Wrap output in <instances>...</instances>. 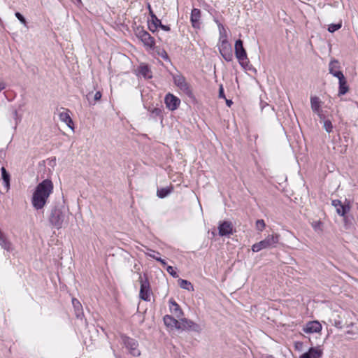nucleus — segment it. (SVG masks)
Masks as SVG:
<instances>
[{
    "label": "nucleus",
    "instance_id": "obj_29",
    "mask_svg": "<svg viewBox=\"0 0 358 358\" xmlns=\"http://www.w3.org/2000/svg\"><path fill=\"white\" fill-rule=\"evenodd\" d=\"M343 227L346 230H349L352 227L353 217L350 215L343 216Z\"/></svg>",
    "mask_w": 358,
    "mask_h": 358
},
{
    "label": "nucleus",
    "instance_id": "obj_43",
    "mask_svg": "<svg viewBox=\"0 0 358 358\" xmlns=\"http://www.w3.org/2000/svg\"><path fill=\"white\" fill-rule=\"evenodd\" d=\"M219 98L226 99L222 85H220L219 88Z\"/></svg>",
    "mask_w": 358,
    "mask_h": 358
},
{
    "label": "nucleus",
    "instance_id": "obj_30",
    "mask_svg": "<svg viewBox=\"0 0 358 358\" xmlns=\"http://www.w3.org/2000/svg\"><path fill=\"white\" fill-rule=\"evenodd\" d=\"M178 284L181 288L187 289L188 291L194 289L193 285H192V283L187 280L179 279Z\"/></svg>",
    "mask_w": 358,
    "mask_h": 358
},
{
    "label": "nucleus",
    "instance_id": "obj_19",
    "mask_svg": "<svg viewBox=\"0 0 358 358\" xmlns=\"http://www.w3.org/2000/svg\"><path fill=\"white\" fill-rule=\"evenodd\" d=\"M148 9L150 11V15L151 16V21L155 23L159 27H160L162 29L166 31H169L171 30V28L169 25H164L162 23L161 20L157 18V17L155 15V14L153 13V11L151 9V7L150 5H148Z\"/></svg>",
    "mask_w": 358,
    "mask_h": 358
},
{
    "label": "nucleus",
    "instance_id": "obj_52",
    "mask_svg": "<svg viewBox=\"0 0 358 358\" xmlns=\"http://www.w3.org/2000/svg\"><path fill=\"white\" fill-rule=\"evenodd\" d=\"M353 325H354V323H353V322H350V324H347V325H346V327H347L348 328H349V327H352Z\"/></svg>",
    "mask_w": 358,
    "mask_h": 358
},
{
    "label": "nucleus",
    "instance_id": "obj_17",
    "mask_svg": "<svg viewBox=\"0 0 358 358\" xmlns=\"http://www.w3.org/2000/svg\"><path fill=\"white\" fill-rule=\"evenodd\" d=\"M169 308L170 311L175 315L176 317H180L183 315V312L180 308V306L176 302V301L171 298L169 299Z\"/></svg>",
    "mask_w": 358,
    "mask_h": 358
},
{
    "label": "nucleus",
    "instance_id": "obj_39",
    "mask_svg": "<svg viewBox=\"0 0 358 358\" xmlns=\"http://www.w3.org/2000/svg\"><path fill=\"white\" fill-rule=\"evenodd\" d=\"M159 27L153 22L148 21V29L152 33H155Z\"/></svg>",
    "mask_w": 358,
    "mask_h": 358
},
{
    "label": "nucleus",
    "instance_id": "obj_51",
    "mask_svg": "<svg viewBox=\"0 0 358 358\" xmlns=\"http://www.w3.org/2000/svg\"><path fill=\"white\" fill-rule=\"evenodd\" d=\"M214 21L215 22V23L217 24V27H219V24H222L221 22H220V21L218 20H216L215 19Z\"/></svg>",
    "mask_w": 358,
    "mask_h": 358
},
{
    "label": "nucleus",
    "instance_id": "obj_46",
    "mask_svg": "<svg viewBox=\"0 0 358 358\" xmlns=\"http://www.w3.org/2000/svg\"><path fill=\"white\" fill-rule=\"evenodd\" d=\"M303 347V343L302 342H296L295 343V348L296 350H301Z\"/></svg>",
    "mask_w": 358,
    "mask_h": 358
},
{
    "label": "nucleus",
    "instance_id": "obj_36",
    "mask_svg": "<svg viewBox=\"0 0 358 358\" xmlns=\"http://www.w3.org/2000/svg\"><path fill=\"white\" fill-rule=\"evenodd\" d=\"M266 224L263 220H257L256 222V228L259 231H263L265 228Z\"/></svg>",
    "mask_w": 358,
    "mask_h": 358
},
{
    "label": "nucleus",
    "instance_id": "obj_26",
    "mask_svg": "<svg viewBox=\"0 0 358 358\" xmlns=\"http://www.w3.org/2000/svg\"><path fill=\"white\" fill-rule=\"evenodd\" d=\"M0 245L5 250L9 251L11 249V243L7 239L5 234L0 231Z\"/></svg>",
    "mask_w": 358,
    "mask_h": 358
},
{
    "label": "nucleus",
    "instance_id": "obj_35",
    "mask_svg": "<svg viewBox=\"0 0 358 358\" xmlns=\"http://www.w3.org/2000/svg\"><path fill=\"white\" fill-rule=\"evenodd\" d=\"M341 27V23L331 24L329 25L328 31L331 33H333V32L338 30Z\"/></svg>",
    "mask_w": 358,
    "mask_h": 358
},
{
    "label": "nucleus",
    "instance_id": "obj_48",
    "mask_svg": "<svg viewBox=\"0 0 358 358\" xmlns=\"http://www.w3.org/2000/svg\"><path fill=\"white\" fill-rule=\"evenodd\" d=\"M317 115L319 116L320 119V120H325V116L322 113V110H320V113H317Z\"/></svg>",
    "mask_w": 358,
    "mask_h": 358
},
{
    "label": "nucleus",
    "instance_id": "obj_41",
    "mask_svg": "<svg viewBox=\"0 0 358 358\" xmlns=\"http://www.w3.org/2000/svg\"><path fill=\"white\" fill-rule=\"evenodd\" d=\"M151 257H152L153 259H155L156 261L159 262L161 263V264L165 267L166 266V262H165L164 259H162L161 257H156L155 255H149Z\"/></svg>",
    "mask_w": 358,
    "mask_h": 358
},
{
    "label": "nucleus",
    "instance_id": "obj_18",
    "mask_svg": "<svg viewBox=\"0 0 358 358\" xmlns=\"http://www.w3.org/2000/svg\"><path fill=\"white\" fill-rule=\"evenodd\" d=\"M64 110H65V111L64 112H62L59 113V120L62 121V122H64L66 123V124L71 129H73V122L71 119V117H70L69 115V110L68 109H65V108H63Z\"/></svg>",
    "mask_w": 358,
    "mask_h": 358
},
{
    "label": "nucleus",
    "instance_id": "obj_16",
    "mask_svg": "<svg viewBox=\"0 0 358 358\" xmlns=\"http://www.w3.org/2000/svg\"><path fill=\"white\" fill-rule=\"evenodd\" d=\"M322 329L321 324L317 321H311L306 324V327H303V330L305 333H317Z\"/></svg>",
    "mask_w": 358,
    "mask_h": 358
},
{
    "label": "nucleus",
    "instance_id": "obj_50",
    "mask_svg": "<svg viewBox=\"0 0 358 358\" xmlns=\"http://www.w3.org/2000/svg\"><path fill=\"white\" fill-rule=\"evenodd\" d=\"M357 333L356 332H354L352 330H348L346 331V334H348V335H354V334H356Z\"/></svg>",
    "mask_w": 358,
    "mask_h": 358
},
{
    "label": "nucleus",
    "instance_id": "obj_54",
    "mask_svg": "<svg viewBox=\"0 0 358 358\" xmlns=\"http://www.w3.org/2000/svg\"><path fill=\"white\" fill-rule=\"evenodd\" d=\"M336 67H334V71H336V69H336V68H338V67H339V66H338V63L337 64H336Z\"/></svg>",
    "mask_w": 358,
    "mask_h": 358
},
{
    "label": "nucleus",
    "instance_id": "obj_21",
    "mask_svg": "<svg viewBox=\"0 0 358 358\" xmlns=\"http://www.w3.org/2000/svg\"><path fill=\"white\" fill-rule=\"evenodd\" d=\"M164 322L167 327L176 329V327L179 326L180 320H178L171 315H166L164 317Z\"/></svg>",
    "mask_w": 358,
    "mask_h": 358
},
{
    "label": "nucleus",
    "instance_id": "obj_10",
    "mask_svg": "<svg viewBox=\"0 0 358 358\" xmlns=\"http://www.w3.org/2000/svg\"><path fill=\"white\" fill-rule=\"evenodd\" d=\"M175 85L178 87L185 94L189 97L193 96L192 90L189 85L186 82L185 78L180 75H175L173 77Z\"/></svg>",
    "mask_w": 358,
    "mask_h": 358
},
{
    "label": "nucleus",
    "instance_id": "obj_31",
    "mask_svg": "<svg viewBox=\"0 0 358 358\" xmlns=\"http://www.w3.org/2000/svg\"><path fill=\"white\" fill-rule=\"evenodd\" d=\"M220 31V43H224V41H228L227 31L222 24H219Z\"/></svg>",
    "mask_w": 358,
    "mask_h": 358
},
{
    "label": "nucleus",
    "instance_id": "obj_25",
    "mask_svg": "<svg viewBox=\"0 0 358 358\" xmlns=\"http://www.w3.org/2000/svg\"><path fill=\"white\" fill-rule=\"evenodd\" d=\"M173 190V186L162 187L157 189V195L159 198L164 199L171 194Z\"/></svg>",
    "mask_w": 358,
    "mask_h": 358
},
{
    "label": "nucleus",
    "instance_id": "obj_7",
    "mask_svg": "<svg viewBox=\"0 0 358 358\" xmlns=\"http://www.w3.org/2000/svg\"><path fill=\"white\" fill-rule=\"evenodd\" d=\"M135 35L138 38H139L144 46L147 48L153 50L155 47V38L151 36V35L145 31L143 27H137L135 30Z\"/></svg>",
    "mask_w": 358,
    "mask_h": 358
},
{
    "label": "nucleus",
    "instance_id": "obj_8",
    "mask_svg": "<svg viewBox=\"0 0 358 358\" xmlns=\"http://www.w3.org/2000/svg\"><path fill=\"white\" fill-rule=\"evenodd\" d=\"M121 340L124 345L129 350V352L131 355L134 357L140 356L141 352L138 348V343L136 340L124 334L121 335Z\"/></svg>",
    "mask_w": 358,
    "mask_h": 358
},
{
    "label": "nucleus",
    "instance_id": "obj_28",
    "mask_svg": "<svg viewBox=\"0 0 358 358\" xmlns=\"http://www.w3.org/2000/svg\"><path fill=\"white\" fill-rule=\"evenodd\" d=\"M10 117L13 119L14 120V127L16 128L18 123L21 121V116L18 115L17 110L15 108H11L10 109Z\"/></svg>",
    "mask_w": 358,
    "mask_h": 358
},
{
    "label": "nucleus",
    "instance_id": "obj_42",
    "mask_svg": "<svg viewBox=\"0 0 358 358\" xmlns=\"http://www.w3.org/2000/svg\"><path fill=\"white\" fill-rule=\"evenodd\" d=\"M343 206L344 207H345L348 211H350V210L352 208V204H351L350 200L345 199V201L343 203Z\"/></svg>",
    "mask_w": 358,
    "mask_h": 358
},
{
    "label": "nucleus",
    "instance_id": "obj_15",
    "mask_svg": "<svg viewBox=\"0 0 358 358\" xmlns=\"http://www.w3.org/2000/svg\"><path fill=\"white\" fill-rule=\"evenodd\" d=\"M201 17V12L198 8H193L191 12L190 21L192 25L195 29L200 28V20Z\"/></svg>",
    "mask_w": 358,
    "mask_h": 358
},
{
    "label": "nucleus",
    "instance_id": "obj_2",
    "mask_svg": "<svg viewBox=\"0 0 358 358\" xmlns=\"http://www.w3.org/2000/svg\"><path fill=\"white\" fill-rule=\"evenodd\" d=\"M67 217L66 210L64 203H58L52 206L48 220L52 227L59 229L65 224H67Z\"/></svg>",
    "mask_w": 358,
    "mask_h": 358
},
{
    "label": "nucleus",
    "instance_id": "obj_45",
    "mask_svg": "<svg viewBox=\"0 0 358 358\" xmlns=\"http://www.w3.org/2000/svg\"><path fill=\"white\" fill-rule=\"evenodd\" d=\"M6 88V83L3 82V79L0 78V92Z\"/></svg>",
    "mask_w": 358,
    "mask_h": 358
},
{
    "label": "nucleus",
    "instance_id": "obj_22",
    "mask_svg": "<svg viewBox=\"0 0 358 358\" xmlns=\"http://www.w3.org/2000/svg\"><path fill=\"white\" fill-rule=\"evenodd\" d=\"M72 304L74 308L75 314H76V317L82 319L84 315H83V307H82L80 302L78 299L73 298L72 299Z\"/></svg>",
    "mask_w": 358,
    "mask_h": 358
},
{
    "label": "nucleus",
    "instance_id": "obj_53",
    "mask_svg": "<svg viewBox=\"0 0 358 358\" xmlns=\"http://www.w3.org/2000/svg\"><path fill=\"white\" fill-rule=\"evenodd\" d=\"M265 358H275L274 357H273L272 355H266L265 357Z\"/></svg>",
    "mask_w": 358,
    "mask_h": 358
},
{
    "label": "nucleus",
    "instance_id": "obj_47",
    "mask_svg": "<svg viewBox=\"0 0 358 358\" xmlns=\"http://www.w3.org/2000/svg\"><path fill=\"white\" fill-rule=\"evenodd\" d=\"M160 55L164 59H169L168 54L166 53V52L165 50H163V52H162V54H160Z\"/></svg>",
    "mask_w": 358,
    "mask_h": 358
},
{
    "label": "nucleus",
    "instance_id": "obj_13",
    "mask_svg": "<svg viewBox=\"0 0 358 358\" xmlns=\"http://www.w3.org/2000/svg\"><path fill=\"white\" fill-rule=\"evenodd\" d=\"M164 102L166 108L169 110L173 111L178 108L180 103V99L173 94L169 93L165 96Z\"/></svg>",
    "mask_w": 358,
    "mask_h": 358
},
{
    "label": "nucleus",
    "instance_id": "obj_4",
    "mask_svg": "<svg viewBox=\"0 0 358 358\" xmlns=\"http://www.w3.org/2000/svg\"><path fill=\"white\" fill-rule=\"evenodd\" d=\"M235 55L240 65L245 69L250 70L252 66L249 64L250 62L247 56L246 50L243 47V42L238 39L235 42Z\"/></svg>",
    "mask_w": 358,
    "mask_h": 358
},
{
    "label": "nucleus",
    "instance_id": "obj_9",
    "mask_svg": "<svg viewBox=\"0 0 358 358\" xmlns=\"http://www.w3.org/2000/svg\"><path fill=\"white\" fill-rule=\"evenodd\" d=\"M176 329L182 331H191L200 333L202 330L201 326L187 318L180 319L179 326L176 327Z\"/></svg>",
    "mask_w": 358,
    "mask_h": 358
},
{
    "label": "nucleus",
    "instance_id": "obj_3",
    "mask_svg": "<svg viewBox=\"0 0 358 358\" xmlns=\"http://www.w3.org/2000/svg\"><path fill=\"white\" fill-rule=\"evenodd\" d=\"M338 64V61L334 59L331 61L329 65V71L331 74H332L334 77H336L339 80V87H338V96L345 94L348 90L349 87L347 83V80L343 73L341 71H334V68L336 67V64Z\"/></svg>",
    "mask_w": 358,
    "mask_h": 358
},
{
    "label": "nucleus",
    "instance_id": "obj_14",
    "mask_svg": "<svg viewBox=\"0 0 358 358\" xmlns=\"http://www.w3.org/2000/svg\"><path fill=\"white\" fill-rule=\"evenodd\" d=\"M322 355V350L318 348L311 347L308 352L300 355L299 358H321Z\"/></svg>",
    "mask_w": 358,
    "mask_h": 358
},
{
    "label": "nucleus",
    "instance_id": "obj_40",
    "mask_svg": "<svg viewBox=\"0 0 358 358\" xmlns=\"http://www.w3.org/2000/svg\"><path fill=\"white\" fill-rule=\"evenodd\" d=\"M334 325L338 329H342L343 327V324L342 321L340 320V316H338V319H335L334 321Z\"/></svg>",
    "mask_w": 358,
    "mask_h": 358
},
{
    "label": "nucleus",
    "instance_id": "obj_37",
    "mask_svg": "<svg viewBox=\"0 0 358 358\" xmlns=\"http://www.w3.org/2000/svg\"><path fill=\"white\" fill-rule=\"evenodd\" d=\"M15 15L20 21L22 24L27 26V20L25 17L20 12H15Z\"/></svg>",
    "mask_w": 358,
    "mask_h": 358
},
{
    "label": "nucleus",
    "instance_id": "obj_34",
    "mask_svg": "<svg viewBox=\"0 0 358 358\" xmlns=\"http://www.w3.org/2000/svg\"><path fill=\"white\" fill-rule=\"evenodd\" d=\"M324 127L327 133H331L333 130V125L330 120H324Z\"/></svg>",
    "mask_w": 358,
    "mask_h": 358
},
{
    "label": "nucleus",
    "instance_id": "obj_12",
    "mask_svg": "<svg viewBox=\"0 0 358 358\" xmlns=\"http://www.w3.org/2000/svg\"><path fill=\"white\" fill-rule=\"evenodd\" d=\"M218 232L220 236H227L234 234V225L231 221H220L218 224Z\"/></svg>",
    "mask_w": 358,
    "mask_h": 358
},
{
    "label": "nucleus",
    "instance_id": "obj_23",
    "mask_svg": "<svg viewBox=\"0 0 358 358\" xmlns=\"http://www.w3.org/2000/svg\"><path fill=\"white\" fill-rule=\"evenodd\" d=\"M320 100L319 97L317 96H311L310 97V106L311 109L313 113H319L320 110H321L320 108Z\"/></svg>",
    "mask_w": 358,
    "mask_h": 358
},
{
    "label": "nucleus",
    "instance_id": "obj_20",
    "mask_svg": "<svg viewBox=\"0 0 358 358\" xmlns=\"http://www.w3.org/2000/svg\"><path fill=\"white\" fill-rule=\"evenodd\" d=\"M1 172L5 190L7 192L10 189V175L3 166L1 168Z\"/></svg>",
    "mask_w": 358,
    "mask_h": 358
},
{
    "label": "nucleus",
    "instance_id": "obj_11",
    "mask_svg": "<svg viewBox=\"0 0 358 358\" xmlns=\"http://www.w3.org/2000/svg\"><path fill=\"white\" fill-rule=\"evenodd\" d=\"M219 51L222 57L227 62H231L233 60L234 55L232 47L229 41H224V43H220Z\"/></svg>",
    "mask_w": 358,
    "mask_h": 358
},
{
    "label": "nucleus",
    "instance_id": "obj_1",
    "mask_svg": "<svg viewBox=\"0 0 358 358\" xmlns=\"http://www.w3.org/2000/svg\"><path fill=\"white\" fill-rule=\"evenodd\" d=\"M53 183L49 179L43 180L35 188L31 198L33 207L36 210L42 209L53 191Z\"/></svg>",
    "mask_w": 358,
    "mask_h": 358
},
{
    "label": "nucleus",
    "instance_id": "obj_49",
    "mask_svg": "<svg viewBox=\"0 0 358 358\" xmlns=\"http://www.w3.org/2000/svg\"><path fill=\"white\" fill-rule=\"evenodd\" d=\"M227 105L230 107L233 104V101L230 99H225Z\"/></svg>",
    "mask_w": 358,
    "mask_h": 358
},
{
    "label": "nucleus",
    "instance_id": "obj_24",
    "mask_svg": "<svg viewBox=\"0 0 358 358\" xmlns=\"http://www.w3.org/2000/svg\"><path fill=\"white\" fill-rule=\"evenodd\" d=\"M138 72L145 79H150L152 78V71L148 65H141L139 66Z\"/></svg>",
    "mask_w": 358,
    "mask_h": 358
},
{
    "label": "nucleus",
    "instance_id": "obj_44",
    "mask_svg": "<svg viewBox=\"0 0 358 358\" xmlns=\"http://www.w3.org/2000/svg\"><path fill=\"white\" fill-rule=\"evenodd\" d=\"M342 203H343L339 199H334V200H332V201H331V205L334 207L338 206V208H339L340 206H341Z\"/></svg>",
    "mask_w": 358,
    "mask_h": 358
},
{
    "label": "nucleus",
    "instance_id": "obj_38",
    "mask_svg": "<svg viewBox=\"0 0 358 358\" xmlns=\"http://www.w3.org/2000/svg\"><path fill=\"white\" fill-rule=\"evenodd\" d=\"M166 270L173 277L177 278L178 276V273H176V271H174L173 268L171 266H167Z\"/></svg>",
    "mask_w": 358,
    "mask_h": 358
},
{
    "label": "nucleus",
    "instance_id": "obj_32",
    "mask_svg": "<svg viewBox=\"0 0 358 358\" xmlns=\"http://www.w3.org/2000/svg\"><path fill=\"white\" fill-rule=\"evenodd\" d=\"M148 111L151 113V115L153 117H162L163 110L160 108L155 107V108H149Z\"/></svg>",
    "mask_w": 358,
    "mask_h": 358
},
{
    "label": "nucleus",
    "instance_id": "obj_6",
    "mask_svg": "<svg viewBox=\"0 0 358 358\" xmlns=\"http://www.w3.org/2000/svg\"><path fill=\"white\" fill-rule=\"evenodd\" d=\"M138 280L141 284L139 292L140 298L145 301H150L152 290L147 274L144 273L143 276L139 274Z\"/></svg>",
    "mask_w": 358,
    "mask_h": 358
},
{
    "label": "nucleus",
    "instance_id": "obj_33",
    "mask_svg": "<svg viewBox=\"0 0 358 358\" xmlns=\"http://www.w3.org/2000/svg\"><path fill=\"white\" fill-rule=\"evenodd\" d=\"M349 212L350 211H348V209L343 206V204L341 206L336 209L337 214L341 217L348 215Z\"/></svg>",
    "mask_w": 358,
    "mask_h": 358
},
{
    "label": "nucleus",
    "instance_id": "obj_5",
    "mask_svg": "<svg viewBox=\"0 0 358 358\" xmlns=\"http://www.w3.org/2000/svg\"><path fill=\"white\" fill-rule=\"evenodd\" d=\"M279 238L280 236L277 234L268 235L265 239L252 245V250L257 252L262 249L275 247L279 241Z\"/></svg>",
    "mask_w": 358,
    "mask_h": 358
},
{
    "label": "nucleus",
    "instance_id": "obj_27",
    "mask_svg": "<svg viewBox=\"0 0 358 358\" xmlns=\"http://www.w3.org/2000/svg\"><path fill=\"white\" fill-rule=\"evenodd\" d=\"M101 96L102 94L99 91L96 92V93L90 92L86 95V98L90 102V103H92V101H94V103L96 101L101 99Z\"/></svg>",
    "mask_w": 358,
    "mask_h": 358
}]
</instances>
